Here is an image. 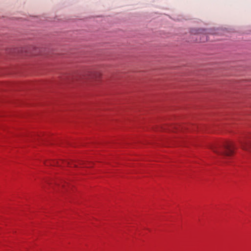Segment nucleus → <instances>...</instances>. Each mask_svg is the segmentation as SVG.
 <instances>
[{
	"mask_svg": "<svg viewBox=\"0 0 251 251\" xmlns=\"http://www.w3.org/2000/svg\"><path fill=\"white\" fill-rule=\"evenodd\" d=\"M217 154L223 157L231 156L235 149L234 144L231 142H225L222 146H211L210 147Z\"/></svg>",
	"mask_w": 251,
	"mask_h": 251,
	"instance_id": "f257e3e1",
	"label": "nucleus"
},
{
	"mask_svg": "<svg viewBox=\"0 0 251 251\" xmlns=\"http://www.w3.org/2000/svg\"><path fill=\"white\" fill-rule=\"evenodd\" d=\"M61 161H60V162H53L52 164H51V165H56V163L58 165H60V162Z\"/></svg>",
	"mask_w": 251,
	"mask_h": 251,
	"instance_id": "39448f33",
	"label": "nucleus"
},
{
	"mask_svg": "<svg viewBox=\"0 0 251 251\" xmlns=\"http://www.w3.org/2000/svg\"><path fill=\"white\" fill-rule=\"evenodd\" d=\"M96 74H92L90 72H87L85 73L83 75H82L80 76L81 79H93L95 78Z\"/></svg>",
	"mask_w": 251,
	"mask_h": 251,
	"instance_id": "7ed1b4c3",
	"label": "nucleus"
},
{
	"mask_svg": "<svg viewBox=\"0 0 251 251\" xmlns=\"http://www.w3.org/2000/svg\"><path fill=\"white\" fill-rule=\"evenodd\" d=\"M65 163L66 164H67L68 165H70V166H72V164H71V163L69 161H66L65 162ZM72 165H73V166H74V167H77V165L75 163L72 164Z\"/></svg>",
	"mask_w": 251,
	"mask_h": 251,
	"instance_id": "20e7f679",
	"label": "nucleus"
},
{
	"mask_svg": "<svg viewBox=\"0 0 251 251\" xmlns=\"http://www.w3.org/2000/svg\"><path fill=\"white\" fill-rule=\"evenodd\" d=\"M239 142L242 149L251 152V140L250 136H246L243 137Z\"/></svg>",
	"mask_w": 251,
	"mask_h": 251,
	"instance_id": "f03ea898",
	"label": "nucleus"
}]
</instances>
